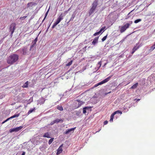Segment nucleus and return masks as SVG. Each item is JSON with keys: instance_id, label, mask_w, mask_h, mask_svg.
<instances>
[{"instance_id": "nucleus-40", "label": "nucleus", "mask_w": 155, "mask_h": 155, "mask_svg": "<svg viewBox=\"0 0 155 155\" xmlns=\"http://www.w3.org/2000/svg\"><path fill=\"white\" fill-rule=\"evenodd\" d=\"M114 117H111L110 119V122H111L113 121V119Z\"/></svg>"}, {"instance_id": "nucleus-50", "label": "nucleus", "mask_w": 155, "mask_h": 155, "mask_svg": "<svg viewBox=\"0 0 155 155\" xmlns=\"http://www.w3.org/2000/svg\"><path fill=\"white\" fill-rule=\"evenodd\" d=\"M33 17H33V16H32L31 17V18H33Z\"/></svg>"}, {"instance_id": "nucleus-39", "label": "nucleus", "mask_w": 155, "mask_h": 155, "mask_svg": "<svg viewBox=\"0 0 155 155\" xmlns=\"http://www.w3.org/2000/svg\"><path fill=\"white\" fill-rule=\"evenodd\" d=\"M108 123V121L107 120H106L104 121V125H106Z\"/></svg>"}, {"instance_id": "nucleus-23", "label": "nucleus", "mask_w": 155, "mask_h": 155, "mask_svg": "<svg viewBox=\"0 0 155 155\" xmlns=\"http://www.w3.org/2000/svg\"><path fill=\"white\" fill-rule=\"evenodd\" d=\"M43 137H47L48 138H50L51 137L50 136V135L48 133H46L44 134Z\"/></svg>"}, {"instance_id": "nucleus-28", "label": "nucleus", "mask_w": 155, "mask_h": 155, "mask_svg": "<svg viewBox=\"0 0 155 155\" xmlns=\"http://www.w3.org/2000/svg\"><path fill=\"white\" fill-rule=\"evenodd\" d=\"M73 62V60H71L69 62L68 64H66V66H69L71 65Z\"/></svg>"}, {"instance_id": "nucleus-45", "label": "nucleus", "mask_w": 155, "mask_h": 155, "mask_svg": "<svg viewBox=\"0 0 155 155\" xmlns=\"http://www.w3.org/2000/svg\"><path fill=\"white\" fill-rule=\"evenodd\" d=\"M25 152H23V153H22V154L21 155H25Z\"/></svg>"}, {"instance_id": "nucleus-25", "label": "nucleus", "mask_w": 155, "mask_h": 155, "mask_svg": "<svg viewBox=\"0 0 155 155\" xmlns=\"http://www.w3.org/2000/svg\"><path fill=\"white\" fill-rule=\"evenodd\" d=\"M38 37H37L35 39L32 41V44H34V45H35L36 44V42H37L38 41Z\"/></svg>"}, {"instance_id": "nucleus-47", "label": "nucleus", "mask_w": 155, "mask_h": 155, "mask_svg": "<svg viewBox=\"0 0 155 155\" xmlns=\"http://www.w3.org/2000/svg\"><path fill=\"white\" fill-rule=\"evenodd\" d=\"M26 16H24L22 18H23V19H25V18H26Z\"/></svg>"}, {"instance_id": "nucleus-5", "label": "nucleus", "mask_w": 155, "mask_h": 155, "mask_svg": "<svg viewBox=\"0 0 155 155\" xmlns=\"http://www.w3.org/2000/svg\"><path fill=\"white\" fill-rule=\"evenodd\" d=\"M17 51H20L22 55H25L29 54L27 48L26 47H24L19 50H17Z\"/></svg>"}, {"instance_id": "nucleus-24", "label": "nucleus", "mask_w": 155, "mask_h": 155, "mask_svg": "<svg viewBox=\"0 0 155 155\" xmlns=\"http://www.w3.org/2000/svg\"><path fill=\"white\" fill-rule=\"evenodd\" d=\"M28 81H26L23 85L22 87L23 88H25L28 87Z\"/></svg>"}, {"instance_id": "nucleus-6", "label": "nucleus", "mask_w": 155, "mask_h": 155, "mask_svg": "<svg viewBox=\"0 0 155 155\" xmlns=\"http://www.w3.org/2000/svg\"><path fill=\"white\" fill-rule=\"evenodd\" d=\"M130 25V23H127L124 26H121L120 30V33H122L124 32L126 29L129 27Z\"/></svg>"}, {"instance_id": "nucleus-20", "label": "nucleus", "mask_w": 155, "mask_h": 155, "mask_svg": "<svg viewBox=\"0 0 155 155\" xmlns=\"http://www.w3.org/2000/svg\"><path fill=\"white\" fill-rule=\"evenodd\" d=\"M35 110V107H34L33 108H31L28 111V114H30V113L33 112H34Z\"/></svg>"}, {"instance_id": "nucleus-32", "label": "nucleus", "mask_w": 155, "mask_h": 155, "mask_svg": "<svg viewBox=\"0 0 155 155\" xmlns=\"http://www.w3.org/2000/svg\"><path fill=\"white\" fill-rule=\"evenodd\" d=\"M107 37V35L104 36L101 39L102 41H104L106 39Z\"/></svg>"}, {"instance_id": "nucleus-10", "label": "nucleus", "mask_w": 155, "mask_h": 155, "mask_svg": "<svg viewBox=\"0 0 155 155\" xmlns=\"http://www.w3.org/2000/svg\"><path fill=\"white\" fill-rule=\"evenodd\" d=\"M111 77V76H109V77H108V78H107L106 79H105L104 80L98 83V84H99V85H101L104 84V83L107 82L110 80Z\"/></svg>"}, {"instance_id": "nucleus-1", "label": "nucleus", "mask_w": 155, "mask_h": 155, "mask_svg": "<svg viewBox=\"0 0 155 155\" xmlns=\"http://www.w3.org/2000/svg\"><path fill=\"white\" fill-rule=\"evenodd\" d=\"M19 56L16 54L10 55L7 59V63L10 64H12L16 63L18 60Z\"/></svg>"}, {"instance_id": "nucleus-17", "label": "nucleus", "mask_w": 155, "mask_h": 155, "mask_svg": "<svg viewBox=\"0 0 155 155\" xmlns=\"http://www.w3.org/2000/svg\"><path fill=\"white\" fill-rule=\"evenodd\" d=\"M76 127H75L73 128L68 129L66 131L64 132L65 134H68L70 132L72 131H74V130L76 129Z\"/></svg>"}, {"instance_id": "nucleus-11", "label": "nucleus", "mask_w": 155, "mask_h": 155, "mask_svg": "<svg viewBox=\"0 0 155 155\" xmlns=\"http://www.w3.org/2000/svg\"><path fill=\"white\" fill-rule=\"evenodd\" d=\"M91 107H84L83 109V113L86 114V113H88L91 110Z\"/></svg>"}, {"instance_id": "nucleus-30", "label": "nucleus", "mask_w": 155, "mask_h": 155, "mask_svg": "<svg viewBox=\"0 0 155 155\" xmlns=\"http://www.w3.org/2000/svg\"><path fill=\"white\" fill-rule=\"evenodd\" d=\"M101 32L100 31H98V32H97L96 33H95L94 34V36H97V35H99V34H100L101 33Z\"/></svg>"}, {"instance_id": "nucleus-22", "label": "nucleus", "mask_w": 155, "mask_h": 155, "mask_svg": "<svg viewBox=\"0 0 155 155\" xmlns=\"http://www.w3.org/2000/svg\"><path fill=\"white\" fill-rule=\"evenodd\" d=\"M33 101V97H31L29 100H26V101H27L26 103H27L28 104H30L31 102Z\"/></svg>"}, {"instance_id": "nucleus-38", "label": "nucleus", "mask_w": 155, "mask_h": 155, "mask_svg": "<svg viewBox=\"0 0 155 155\" xmlns=\"http://www.w3.org/2000/svg\"><path fill=\"white\" fill-rule=\"evenodd\" d=\"M105 27H102L101 29L99 31L101 32L103 31L104 29H105Z\"/></svg>"}, {"instance_id": "nucleus-52", "label": "nucleus", "mask_w": 155, "mask_h": 155, "mask_svg": "<svg viewBox=\"0 0 155 155\" xmlns=\"http://www.w3.org/2000/svg\"><path fill=\"white\" fill-rule=\"evenodd\" d=\"M1 43V41H0V43Z\"/></svg>"}, {"instance_id": "nucleus-26", "label": "nucleus", "mask_w": 155, "mask_h": 155, "mask_svg": "<svg viewBox=\"0 0 155 155\" xmlns=\"http://www.w3.org/2000/svg\"><path fill=\"white\" fill-rule=\"evenodd\" d=\"M54 138H52L50 139L48 141V143L49 144H51L53 141Z\"/></svg>"}, {"instance_id": "nucleus-29", "label": "nucleus", "mask_w": 155, "mask_h": 155, "mask_svg": "<svg viewBox=\"0 0 155 155\" xmlns=\"http://www.w3.org/2000/svg\"><path fill=\"white\" fill-rule=\"evenodd\" d=\"M10 117L8 118L6 120H5V121H3L2 123V124H3L4 123H5V122H6L8 120L10 119H12V118H13L14 117Z\"/></svg>"}, {"instance_id": "nucleus-44", "label": "nucleus", "mask_w": 155, "mask_h": 155, "mask_svg": "<svg viewBox=\"0 0 155 155\" xmlns=\"http://www.w3.org/2000/svg\"><path fill=\"white\" fill-rule=\"evenodd\" d=\"M87 47V46H85L84 48H83V50L85 51Z\"/></svg>"}, {"instance_id": "nucleus-51", "label": "nucleus", "mask_w": 155, "mask_h": 155, "mask_svg": "<svg viewBox=\"0 0 155 155\" xmlns=\"http://www.w3.org/2000/svg\"><path fill=\"white\" fill-rule=\"evenodd\" d=\"M2 98V97H0V98Z\"/></svg>"}, {"instance_id": "nucleus-19", "label": "nucleus", "mask_w": 155, "mask_h": 155, "mask_svg": "<svg viewBox=\"0 0 155 155\" xmlns=\"http://www.w3.org/2000/svg\"><path fill=\"white\" fill-rule=\"evenodd\" d=\"M138 83H136L134 85H133L130 88L131 89H135L138 86Z\"/></svg>"}, {"instance_id": "nucleus-4", "label": "nucleus", "mask_w": 155, "mask_h": 155, "mask_svg": "<svg viewBox=\"0 0 155 155\" xmlns=\"http://www.w3.org/2000/svg\"><path fill=\"white\" fill-rule=\"evenodd\" d=\"M63 19V14L61 13L57 18L56 21L54 23L52 28H54Z\"/></svg>"}, {"instance_id": "nucleus-41", "label": "nucleus", "mask_w": 155, "mask_h": 155, "mask_svg": "<svg viewBox=\"0 0 155 155\" xmlns=\"http://www.w3.org/2000/svg\"><path fill=\"white\" fill-rule=\"evenodd\" d=\"M19 115V114H15L13 115L12 116H14V117L18 116Z\"/></svg>"}, {"instance_id": "nucleus-3", "label": "nucleus", "mask_w": 155, "mask_h": 155, "mask_svg": "<svg viewBox=\"0 0 155 155\" xmlns=\"http://www.w3.org/2000/svg\"><path fill=\"white\" fill-rule=\"evenodd\" d=\"M16 25L15 23H12L10 26L9 28V32H10V36L12 37V35L16 28Z\"/></svg>"}, {"instance_id": "nucleus-48", "label": "nucleus", "mask_w": 155, "mask_h": 155, "mask_svg": "<svg viewBox=\"0 0 155 155\" xmlns=\"http://www.w3.org/2000/svg\"><path fill=\"white\" fill-rule=\"evenodd\" d=\"M45 20V19H44V18L43 20H42V23Z\"/></svg>"}, {"instance_id": "nucleus-46", "label": "nucleus", "mask_w": 155, "mask_h": 155, "mask_svg": "<svg viewBox=\"0 0 155 155\" xmlns=\"http://www.w3.org/2000/svg\"><path fill=\"white\" fill-rule=\"evenodd\" d=\"M111 93V92L110 91V92H109L108 93H106L105 94L106 95H107L108 94H109V93Z\"/></svg>"}, {"instance_id": "nucleus-27", "label": "nucleus", "mask_w": 155, "mask_h": 155, "mask_svg": "<svg viewBox=\"0 0 155 155\" xmlns=\"http://www.w3.org/2000/svg\"><path fill=\"white\" fill-rule=\"evenodd\" d=\"M142 20L141 19H138L135 20L134 21V23H137L141 21Z\"/></svg>"}, {"instance_id": "nucleus-16", "label": "nucleus", "mask_w": 155, "mask_h": 155, "mask_svg": "<svg viewBox=\"0 0 155 155\" xmlns=\"http://www.w3.org/2000/svg\"><path fill=\"white\" fill-rule=\"evenodd\" d=\"M98 38L99 37L95 38L92 42V44L94 45H96L98 42Z\"/></svg>"}, {"instance_id": "nucleus-37", "label": "nucleus", "mask_w": 155, "mask_h": 155, "mask_svg": "<svg viewBox=\"0 0 155 155\" xmlns=\"http://www.w3.org/2000/svg\"><path fill=\"white\" fill-rule=\"evenodd\" d=\"M99 84H98V83H97L96 84H95L94 85V86H93V88H94V87H96L97 86H99Z\"/></svg>"}, {"instance_id": "nucleus-9", "label": "nucleus", "mask_w": 155, "mask_h": 155, "mask_svg": "<svg viewBox=\"0 0 155 155\" xmlns=\"http://www.w3.org/2000/svg\"><path fill=\"white\" fill-rule=\"evenodd\" d=\"M23 127V126H20L18 127L10 129L9 131L11 133L13 132H18L22 129Z\"/></svg>"}, {"instance_id": "nucleus-35", "label": "nucleus", "mask_w": 155, "mask_h": 155, "mask_svg": "<svg viewBox=\"0 0 155 155\" xmlns=\"http://www.w3.org/2000/svg\"><path fill=\"white\" fill-rule=\"evenodd\" d=\"M49 9H48L47 11L46 12V13H45V17H44V19H45L46 18L47 15H48V12H49Z\"/></svg>"}, {"instance_id": "nucleus-14", "label": "nucleus", "mask_w": 155, "mask_h": 155, "mask_svg": "<svg viewBox=\"0 0 155 155\" xmlns=\"http://www.w3.org/2000/svg\"><path fill=\"white\" fill-rule=\"evenodd\" d=\"M139 44L138 43L136 44V46H135L132 49V51L131 52V54H133L137 49H138L140 47V45L138 46L137 45Z\"/></svg>"}, {"instance_id": "nucleus-12", "label": "nucleus", "mask_w": 155, "mask_h": 155, "mask_svg": "<svg viewBox=\"0 0 155 155\" xmlns=\"http://www.w3.org/2000/svg\"><path fill=\"white\" fill-rule=\"evenodd\" d=\"M63 119H56L54 120V121L51 122L50 123V124L53 125L56 123H62L63 122Z\"/></svg>"}, {"instance_id": "nucleus-21", "label": "nucleus", "mask_w": 155, "mask_h": 155, "mask_svg": "<svg viewBox=\"0 0 155 155\" xmlns=\"http://www.w3.org/2000/svg\"><path fill=\"white\" fill-rule=\"evenodd\" d=\"M57 108L58 110H59L62 111L63 110V107L60 105H58L57 106Z\"/></svg>"}, {"instance_id": "nucleus-15", "label": "nucleus", "mask_w": 155, "mask_h": 155, "mask_svg": "<svg viewBox=\"0 0 155 155\" xmlns=\"http://www.w3.org/2000/svg\"><path fill=\"white\" fill-rule=\"evenodd\" d=\"M63 144L61 145L60 147H59V148L57 150V152L56 154L57 155H58L59 154H60L62 152V147Z\"/></svg>"}, {"instance_id": "nucleus-34", "label": "nucleus", "mask_w": 155, "mask_h": 155, "mask_svg": "<svg viewBox=\"0 0 155 155\" xmlns=\"http://www.w3.org/2000/svg\"><path fill=\"white\" fill-rule=\"evenodd\" d=\"M26 94V93H22L21 94V95L23 97H25Z\"/></svg>"}, {"instance_id": "nucleus-18", "label": "nucleus", "mask_w": 155, "mask_h": 155, "mask_svg": "<svg viewBox=\"0 0 155 155\" xmlns=\"http://www.w3.org/2000/svg\"><path fill=\"white\" fill-rule=\"evenodd\" d=\"M45 101V99L43 97L41 98L39 100H38V103L41 104H44Z\"/></svg>"}, {"instance_id": "nucleus-7", "label": "nucleus", "mask_w": 155, "mask_h": 155, "mask_svg": "<svg viewBox=\"0 0 155 155\" xmlns=\"http://www.w3.org/2000/svg\"><path fill=\"white\" fill-rule=\"evenodd\" d=\"M84 103V102H83L79 100H77L74 103V104L76 105L75 106L76 108H78L81 105L83 104Z\"/></svg>"}, {"instance_id": "nucleus-13", "label": "nucleus", "mask_w": 155, "mask_h": 155, "mask_svg": "<svg viewBox=\"0 0 155 155\" xmlns=\"http://www.w3.org/2000/svg\"><path fill=\"white\" fill-rule=\"evenodd\" d=\"M122 114V112L121 111L117 110L112 114L110 116H114V115L116 114H118L119 115H121Z\"/></svg>"}, {"instance_id": "nucleus-43", "label": "nucleus", "mask_w": 155, "mask_h": 155, "mask_svg": "<svg viewBox=\"0 0 155 155\" xmlns=\"http://www.w3.org/2000/svg\"><path fill=\"white\" fill-rule=\"evenodd\" d=\"M136 100H137V101H139L140 100V99H135L134 100L135 101H136Z\"/></svg>"}, {"instance_id": "nucleus-33", "label": "nucleus", "mask_w": 155, "mask_h": 155, "mask_svg": "<svg viewBox=\"0 0 155 155\" xmlns=\"http://www.w3.org/2000/svg\"><path fill=\"white\" fill-rule=\"evenodd\" d=\"M74 17V15H72L71 18L70 19V20L69 21V22L70 21H71L73 20Z\"/></svg>"}, {"instance_id": "nucleus-36", "label": "nucleus", "mask_w": 155, "mask_h": 155, "mask_svg": "<svg viewBox=\"0 0 155 155\" xmlns=\"http://www.w3.org/2000/svg\"><path fill=\"white\" fill-rule=\"evenodd\" d=\"M35 45H34V44H32L31 45V47H30V50L31 51L32 48H33L34 47V46Z\"/></svg>"}, {"instance_id": "nucleus-49", "label": "nucleus", "mask_w": 155, "mask_h": 155, "mask_svg": "<svg viewBox=\"0 0 155 155\" xmlns=\"http://www.w3.org/2000/svg\"><path fill=\"white\" fill-rule=\"evenodd\" d=\"M49 26L48 27V28H47V30H46V31H48V28H49Z\"/></svg>"}, {"instance_id": "nucleus-8", "label": "nucleus", "mask_w": 155, "mask_h": 155, "mask_svg": "<svg viewBox=\"0 0 155 155\" xmlns=\"http://www.w3.org/2000/svg\"><path fill=\"white\" fill-rule=\"evenodd\" d=\"M37 5V4L36 3L31 2L28 3L27 7L30 9H32Z\"/></svg>"}, {"instance_id": "nucleus-31", "label": "nucleus", "mask_w": 155, "mask_h": 155, "mask_svg": "<svg viewBox=\"0 0 155 155\" xmlns=\"http://www.w3.org/2000/svg\"><path fill=\"white\" fill-rule=\"evenodd\" d=\"M155 48V43L150 48V50H151L153 51Z\"/></svg>"}, {"instance_id": "nucleus-42", "label": "nucleus", "mask_w": 155, "mask_h": 155, "mask_svg": "<svg viewBox=\"0 0 155 155\" xmlns=\"http://www.w3.org/2000/svg\"><path fill=\"white\" fill-rule=\"evenodd\" d=\"M98 64L100 65V67L101 66V61L99 62L98 63Z\"/></svg>"}, {"instance_id": "nucleus-2", "label": "nucleus", "mask_w": 155, "mask_h": 155, "mask_svg": "<svg viewBox=\"0 0 155 155\" xmlns=\"http://www.w3.org/2000/svg\"><path fill=\"white\" fill-rule=\"evenodd\" d=\"M99 0H95L92 4V6L89 11L90 15L92 14L94 12L97 5H98Z\"/></svg>"}]
</instances>
